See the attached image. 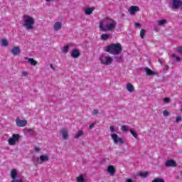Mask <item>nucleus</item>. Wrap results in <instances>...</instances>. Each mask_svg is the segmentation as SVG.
<instances>
[{
  "mask_svg": "<svg viewBox=\"0 0 182 182\" xmlns=\"http://www.w3.org/2000/svg\"><path fill=\"white\" fill-rule=\"evenodd\" d=\"M117 23L112 18H106L99 22L98 28L101 32H113L116 29Z\"/></svg>",
  "mask_w": 182,
  "mask_h": 182,
  "instance_id": "obj_1",
  "label": "nucleus"
},
{
  "mask_svg": "<svg viewBox=\"0 0 182 182\" xmlns=\"http://www.w3.org/2000/svg\"><path fill=\"white\" fill-rule=\"evenodd\" d=\"M123 48L121 43L111 44L106 47L105 52H108L110 55H121Z\"/></svg>",
  "mask_w": 182,
  "mask_h": 182,
  "instance_id": "obj_2",
  "label": "nucleus"
},
{
  "mask_svg": "<svg viewBox=\"0 0 182 182\" xmlns=\"http://www.w3.org/2000/svg\"><path fill=\"white\" fill-rule=\"evenodd\" d=\"M23 26L27 31H33L35 25V18L29 15H24L23 17Z\"/></svg>",
  "mask_w": 182,
  "mask_h": 182,
  "instance_id": "obj_3",
  "label": "nucleus"
},
{
  "mask_svg": "<svg viewBox=\"0 0 182 182\" xmlns=\"http://www.w3.org/2000/svg\"><path fill=\"white\" fill-rule=\"evenodd\" d=\"M100 61L102 65H105L107 66L110 65L113 62V58L110 56H106L105 55H102L100 56Z\"/></svg>",
  "mask_w": 182,
  "mask_h": 182,
  "instance_id": "obj_4",
  "label": "nucleus"
},
{
  "mask_svg": "<svg viewBox=\"0 0 182 182\" xmlns=\"http://www.w3.org/2000/svg\"><path fill=\"white\" fill-rule=\"evenodd\" d=\"M19 137H21V135H19V134H14L12 135V137L8 139V143L9 146H15L16 144V141H19Z\"/></svg>",
  "mask_w": 182,
  "mask_h": 182,
  "instance_id": "obj_5",
  "label": "nucleus"
},
{
  "mask_svg": "<svg viewBox=\"0 0 182 182\" xmlns=\"http://www.w3.org/2000/svg\"><path fill=\"white\" fill-rule=\"evenodd\" d=\"M111 138L115 144H124V143L123 138L119 137V135L117 134H111Z\"/></svg>",
  "mask_w": 182,
  "mask_h": 182,
  "instance_id": "obj_6",
  "label": "nucleus"
},
{
  "mask_svg": "<svg viewBox=\"0 0 182 182\" xmlns=\"http://www.w3.org/2000/svg\"><path fill=\"white\" fill-rule=\"evenodd\" d=\"M16 124L17 127H25L26 124H28V121L26 120H22L19 119V117H17L16 119Z\"/></svg>",
  "mask_w": 182,
  "mask_h": 182,
  "instance_id": "obj_7",
  "label": "nucleus"
},
{
  "mask_svg": "<svg viewBox=\"0 0 182 182\" xmlns=\"http://www.w3.org/2000/svg\"><path fill=\"white\" fill-rule=\"evenodd\" d=\"M16 176H18V172H16V169H13L11 172V176L12 178L11 182H22V179H16Z\"/></svg>",
  "mask_w": 182,
  "mask_h": 182,
  "instance_id": "obj_8",
  "label": "nucleus"
},
{
  "mask_svg": "<svg viewBox=\"0 0 182 182\" xmlns=\"http://www.w3.org/2000/svg\"><path fill=\"white\" fill-rule=\"evenodd\" d=\"M139 11H140V7L137 6H132L129 9L130 15H135Z\"/></svg>",
  "mask_w": 182,
  "mask_h": 182,
  "instance_id": "obj_9",
  "label": "nucleus"
},
{
  "mask_svg": "<svg viewBox=\"0 0 182 182\" xmlns=\"http://www.w3.org/2000/svg\"><path fill=\"white\" fill-rule=\"evenodd\" d=\"M144 72L146 73L147 76H159V73L154 72L149 68H144Z\"/></svg>",
  "mask_w": 182,
  "mask_h": 182,
  "instance_id": "obj_10",
  "label": "nucleus"
},
{
  "mask_svg": "<svg viewBox=\"0 0 182 182\" xmlns=\"http://www.w3.org/2000/svg\"><path fill=\"white\" fill-rule=\"evenodd\" d=\"M11 53L14 56H16L21 53V48L19 46H14L11 48Z\"/></svg>",
  "mask_w": 182,
  "mask_h": 182,
  "instance_id": "obj_11",
  "label": "nucleus"
},
{
  "mask_svg": "<svg viewBox=\"0 0 182 182\" xmlns=\"http://www.w3.org/2000/svg\"><path fill=\"white\" fill-rule=\"evenodd\" d=\"M181 6L182 9V1L181 0H173V8L177 9V8H180Z\"/></svg>",
  "mask_w": 182,
  "mask_h": 182,
  "instance_id": "obj_12",
  "label": "nucleus"
},
{
  "mask_svg": "<svg viewBox=\"0 0 182 182\" xmlns=\"http://www.w3.org/2000/svg\"><path fill=\"white\" fill-rule=\"evenodd\" d=\"M107 172L111 176H114V173H116V168H114V166H113V165H109L107 167Z\"/></svg>",
  "mask_w": 182,
  "mask_h": 182,
  "instance_id": "obj_13",
  "label": "nucleus"
},
{
  "mask_svg": "<svg viewBox=\"0 0 182 182\" xmlns=\"http://www.w3.org/2000/svg\"><path fill=\"white\" fill-rule=\"evenodd\" d=\"M26 60H28L31 66H36L38 65V61L35 60L33 58H29L28 57H24Z\"/></svg>",
  "mask_w": 182,
  "mask_h": 182,
  "instance_id": "obj_14",
  "label": "nucleus"
},
{
  "mask_svg": "<svg viewBox=\"0 0 182 182\" xmlns=\"http://www.w3.org/2000/svg\"><path fill=\"white\" fill-rule=\"evenodd\" d=\"M176 164H177L175 162L174 160H168L166 162L165 166L166 167H176Z\"/></svg>",
  "mask_w": 182,
  "mask_h": 182,
  "instance_id": "obj_15",
  "label": "nucleus"
},
{
  "mask_svg": "<svg viewBox=\"0 0 182 182\" xmlns=\"http://www.w3.org/2000/svg\"><path fill=\"white\" fill-rule=\"evenodd\" d=\"M71 56L74 59H76L77 58H79L80 56V52H79L78 50L73 49L72 50Z\"/></svg>",
  "mask_w": 182,
  "mask_h": 182,
  "instance_id": "obj_16",
  "label": "nucleus"
},
{
  "mask_svg": "<svg viewBox=\"0 0 182 182\" xmlns=\"http://www.w3.org/2000/svg\"><path fill=\"white\" fill-rule=\"evenodd\" d=\"M60 134H62L64 140H66L68 139V136H69L68 132V129L63 128L60 130Z\"/></svg>",
  "mask_w": 182,
  "mask_h": 182,
  "instance_id": "obj_17",
  "label": "nucleus"
},
{
  "mask_svg": "<svg viewBox=\"0 0 182 182\" xmlns=\"http://www.w3.org/2000/svg\"><path fill=\"white\" fill-rule=\"evenodd\" d=\"M53 29L54 31H60V29H62V23L57 21L55 23L54 26H53Z\"/></svg>",
  "mask_w": 182,
  "mask_h": 182,
  "instance_id": "obj_18",
  "label": "nucleus"
},
{
  "mask_svg": "<svg viewBox=\"0 0 182 182\" xmlns=\"http://www.w3.org/2000/svg\"><path fill=\"white\" fill-rule=\"evenodd\" d=\"M127 90H128V92H129L130 93L134 92V86L132 85L131 82H128L127 84Z\"/></svg>",
  "mask_w": 182,
  "mask_h": 182,
  "instance_id": "obj_19",
  "label": "nucleus"
},
{
  "mask_svg": "<svg viewBox=\"0 0 182 182\" xmlns=\"http://www.w3.org/2000/svg\"><path fill=\"white\" fill-rule=\"evenodd\" d=\"M95 11V7H88L85 10V15H92Z\"/></svg>",
  "mask_w": 182,
  "mask_h": 182,
  "instance_id": "obj_20",
  "label": "nucleus"
},
{
  "mask_svg": "<svg viewBox=\"0 0 182 182\" xmlns=\"http://www.w3.org/2000/svg\"><path fill=\"white\" fill-rule=\"evenodd\" d=\"M41 161H49V156L48 155H41L40 156Z\"/></svg>",
  "mask_w": 182,
  "mask_h": 182,
  "instance_id": "obj_21",
  "label": "nucleus"
},
{
  "mask_svg": "<svg viewBox=\"0 0 182 182\" xmlns=\"http://www.w3.org/2000/svg\"><path fill=\"white\" fill-rule=\"evenodd\" d=\"M109 36H110V34L103 33L101 35V40L107 41V39H109Z\"/></svg>",
  "mask_w": 182,
  "mask_h": 182,
  "instance_id": "obj_22",
  "label": "nucleus"
},
{
  "mask_svg": "<svg viewBox=\"0 0 182 182\" xmlns=\"http://www.w3.org/2000/svg\"><path fill=\"white\" fill-rule=\"evenodd\" d=\"M1 45L2 46L6 47L8 46V45H9V43H8V40L4 38L1 40Z\"/></svg>",
  "mask_w": 182,
  "mask_h": 182,
  "instance_id": "obj_23",
  "label": "nucleus"
},
{
  "mask_svg": "<svg viewBox=\"0 0 182 182\" xmlns=\"http://www.w3.org/2000/svg\"><path fill=\"white\" fill-rule=\"evenodd\" d=\"M165 23H167V20L166 19H162L158 21V25L159 26H162V25H164Z\"/></svg>",
  "mask_w": 182,
  "mask_h": 182,
  "instance_id": "obj_24",
  "label": "nucleus"
},
{
  "mask_svg": "<svg viewBox=\"0 0 182 182\" xmlns=\"http://www.w3.org/2000/svg\"><path fill=\"white\" fill-rule=\"evenodd\" d=\"M77 182H85V178H83V175H80L77 177Z\"/></svg>",
  "mask_w": 182,
  "mask_h": 182,
  "instance_id": "obj_25",
  "label": "nucleus"
},
{
  "mask_svg": "<svg viewBox=\"0 0 182 182\" xmlns=\"http://www.w3.org/2000/svg\"><path fill=\"white\" fill-rule=\"evenodd\" d=\"M144 35H146V30L141 29L140 31V36L141 39H144Z\"/></svg>",
  "mask_w": 182,
  "mask_h": 182,
  "instance_id": "obj_26",
  "label": "nucleus"
},
{
  "mask_svg": "<svg viewBox=\"0 0 182 182\" xmlns=\"http://www.w3.org/2000/svg\"><path fill=\"white\" fill-rule=\"evenodd\" d=\"M80 136H83V131H79L77 134L74 136V139H79Z\"/></svg>",
  "mask_w": 182,
  "mask_h": 182,
  "instance_id": "obj_27",
  "label": "nucleus"
},
{
  "mask_svg": "<svg viewBox=\"0 0 182 182\" xmlns=\"http://www.w3.org/2000/svg\"><path fill=\"white\" fill-rule=\"evenodd\" d=\"M152 182H166V181H164V179L163 178H155Z\"/></svg>",
  "mask_w": 182,
  "mask_h": 182,
  "instance_id": "obj_28",
  "label": "nucleus"
},
{
  "mask_svg": "<svg viewBox=\"0 0 182 182\" xmlns=\"http://www.w3.org/2000/svg\"><path fill=\"white\" fill-rule=\"evenodd\" d=\"M121 130H122V132H124L126 133L129 130V127H127L126 125L122 126Z\"/></svg>",
  "mask_w": 182,
  "mask_h": 182,
  "instance_id": "obj_29",
  "label": "nucleus"
},
{
  "mask_svg": "<svg viewBox=\"0 0 182 182\" xmlns=\"http://www.w3.org/2000/svg\"><path fill=\"white\" fill-rule=\"evenodd\" d=\"M129 132L134 139H137V133H136V132H134L133 129H130Z\"/></svg>",
  "mask_w": 182,
  "mask_h": 182,
  "instance_id": "obj_30",
  "label": "nucleus"
},
{
  "mask_svg": "<svg viewBox=\"0 0 182 182\" xmlns=\"http://www.w3.org/2000/svg\"><path fill=\"white\" fill-rule=\"evenodd\" d=\"M68 50H69V46H68V45H67V46H65L63 47V52L64 53H68Z\"/></svg>",
  "mask_w": 182,
  "mask_h": 182,
  "instance_id": "obj_31",
  "label": "nucleus"
},
{
  "mask_svg": "<svg viewBox=\"0 0 182 182\" xmlns=\"http://www.w3.org/2000/svg\"><path fill=\"white\" fill-rule=\"evenodd\" d=\"M163 114L165 117H167L168 116H170V112L167 111V109L164 110Z\"/></svg>",
  "mask_w": 182,
  "mask_h": 182,
  "instance_id": "obj_32",
  "label": "nucleus"
},
{
  "mask_svg": "<svg viewBox=\"0 0 182 182\" xmlns=\"http://www.w3.org/2000/svg\"><path fill=\"white\" fill-rule=\"evenodd\" d=\"M139 176H141V177H146V176H149V173H147V172H141L139 173Z\"/></svg>",
  "mask_w": 182,
  "mask_h": 182,
  "instance_id": "obj_33",
  "label": "nucleus"
},
{
  "mask_svg": "<svg viewBox=\"0 0 182 182\" xmlns=\"http://www.w3.org/2000/svg\"><path fill=\"white\" fill-rule=\"evenodd\" d=\"M176 122L178 123V122H181L182 121V118H181V116H178L176 117Z\"/></svg>",
  "mask_w": 182,
  "mask_h": 182,
  "instance_id": "obj_34",
  "label": "nucleus"
},
{
  "mask_svg": "<svg viewBox=\"0 0 182 182\" xmlns=\"http://www.w3.org/2000/svg\"><path fill=\"white\" fill-rule=\"evenodd\" d=\"M109 130H110L111 133H114V132H115L114 127L110 126Z\"/></svg>",
  "mask_w": 182,
  "mask_h": 182,
  "instance_id": "obj_35",
  "label": "nucleus"
},
{
  "mask_svg": "<svg viewBox=\"0 0 182 182\" xmlns=\"http://www.w3.org/2000/svg\"><path fill=\"white\" fill-rule=\"evenodd\" d=\"M164 102H165V103H170V98L168 97L164 98Z\"/></svg>",
  "mask_w": 182,
  "mask_h": 182,
  "instance_id": "obj_36",
  "label": "nucleus"
},
{
  "mask_svg": "<svg viewBox=\"0 0 182 182\" xmlns=\"http://www.w3.org/2000/svg\"><path fill=\"white\" fill-rule=\"evenodd\" d=\"M97 113H99V109H94L92 112V114L94 116H95V114H97Z\"/></svg>",
  "mask_w": 182,
  "mask_h": 182,
  "instance_id": "obj_37",
  "label": "nucleus"
},
{
  "mask_svg": "<svg viewBox=\"0 0 182 182\" xmlns=\"http://www.w3.org/2000/svg\"><path fill=\"white\" fill-rule=\"evenodd\" d=\"M177 52H178V53H181L182 54V47H178L177 48Z\"/></svg>",
  "mask_w": 182,
  "mask_h": 182,
  "instance_id": "obj_38",
  "label": "nucleus"
},
{
  "mask_svg": "<svg viewBox=\"0 0 182 182\" xmlns=\"http://www.w3.org/2000/svg\"><path fill=\"white\" fill-rule=\"evenodd\" d=\"M34 150H35V151L38 152V151H41V148H39V146H36V147L34 148Z\"/></svg>",
  "mask_w": 182,
  "mask_h": 182,
  "instance_id": "obj_39",
  "label": "nucleus"
},
{
  "mask_svg": "<svg viewBox=\"0 0 182 182\" xmlns=\"http://www.w3.org/2000/svg\"><path fill=\"white\" fill-rule=\"evenodd\" d=\"M22 76H28V73H26V72H25V71H23L22 72Z\"/></svg>",
  "mask_w": 182,
  "mask_h": 182,
  "instance_id": "obj_40",
  "label": "nucleus"
},
{
  "mask_svg": "<svg viewBox=\"0 0 182 182\" xmlns=\"http://www.w3.org/2000/svg\"><path fill=\"white\" fill-rule=\"evenodd\" d=\"M136 28H139V26H141L140 23H135Z\"/></svg>",
  "mask_w": 182,
  "mask_h": 182,
  "instance_id": "obj_41",
  "label": "nucleus"
},
{
  "mask_svg": "<svg viewBox=\"0 0 182 182\" xmlns=\"http://www.w3.org/2000/svg\"><path fill=\"white\" fill-rule=\"evenodd\" d=\"M159 63H160L161 66H163V61L161 59L158 60Z\"/></svg>",
  "mask_w": 182,
  "mask_h": 182,
  "instance_id": "obj_42",
  "label": "nucleus"
},
{
  "mask_svg": "<svg viewBox=\"0 0 182 182\" xmlns=\"http://www.w3.org/2000/svg\"><path fill=\"white\" fill-rule=\"evenodd\" d=\"M27 132H28V133H31V132H33V129L30 128V129H27Z\"/></svg>",
  "mask_w": 182,
  "mask_h": 182,
  "instance_id": "obj_43",
  "label": "nucleus"
},
{
  "mask_svg": "<svg viewBox=\"0 0 182 182\" xmlns=\"http://www.w3.org/2000/svg\"><path fill=\"white\" fill-rule=\"evenodd\" d=\"M93 127H95V124H90V129H93Z\"/></svg>",
  "mask_w": 182,
  "mask_h": 182,
  "instance_id": "obj_44",
  "label": "nucleus"
},
{
  "mask_svg": "<svg viewBox=\"0 0 182 182\" xmlns=\"http://www.w3.org/2000/svg\"><path fill=\"white\" fill-rule=\"evenodd\" d=\"M180 57L179 56H176V60L178 62L180 61Z\"/></svg>",
  "mask_w": 182,
  "mask_h": 182,
  "instance_id": "obj_45",
  "label": "nucleus"
},
{
  "mask_svg": "<svg viewBox=\"0 0 182 182\" xmlns=\"http://www.w3.org/2000/svg\"><path fill=\"white\" fill-rule=\"evenodd\" d=\"M127 182H133V180H132L131 178H128L127 179Z\"/></svg>",
  "mask_w": 182,
  "mask_h": 182,
  "instance_id": "obj_46",
  "label": "nucleus"
},
{
  "mask_svg": "<svg viewBox=\"0 0 182 182\" xmlns=\"http://www.w3.org/2000/svg\"><path fill=\"white\" fill-rule=\"evenodd\" d=\"M50 68L51 69H53V70H55V68H53V65L51 64V65H50Z\"/></svg>",
  "mask_w": 182,
  "mask_h": 182,
  "instance_id": "obj_47",
  "label": "nucleus"
},
{
  "mask_svg": "<svg viewBox=\"0 0 182 182\" xmlns=\"http://www.w3.org/2000/svg\"><path fill=\"white\" fill-rule=\"evenodd\" d=\"M46 2H50V0H46Z\"/></svg>",
  "mask_w": 182,
  "mask_h": 182,
  "instance_id": "obj_48",
  "label": "nucleus"
},
{
  "mask_svg": "<svg viewBox=\"0 0 182 182\" xmlns=\"http://www.w3.org/2000/svg\"><path fill=\"white\" fill-rule=\"evenodd\" d=\"M181 175H182V172H181Z\"/></svg>",
  "mask_w": 182,
  "mask_h": 182,
  "instance_id": "obj_49",
  "label": "nucleus"
}]
</instances>
